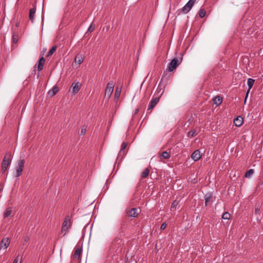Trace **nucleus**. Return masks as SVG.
<instances>
[{"instance_id": "obj_12", "label": "nucleus", "mask_w": 263, "mask_h": 263, "mask_svg": "<svg viewBox=\"0 0 263 263\" xmlns=\"http://www.w3.org/2000/svg\"><path fill=\"white\" fill-rule=\"evenodd\" d=\"M80 89V85L79 82L72 83L70 89L73 93H77Z\"/></svg>"}, {"instance_id": "obj_14", "label": "nucleus", "mask_w": 263, "mask_h": 263, "mask_svg": "<svg viewBox=\"0 0 263 263\" xmlns=\"http://www.w3.org/2000/svg\"><path fill=\"white\" fill-rule=\"evenodd\" d=\"M254 80L252 79H251V78H249L248 79V81H247V84H248V87H249V89L248 90V92L247 93V95H246V98H245V102H246V98L248 95V93L250 91V90L252 88L253 84H254Z\"/></svg>"}, {"instance_id": "obj_32", "label": "nucleus", "mask_w": 263, "mask_h": 263, "mask_svg": "<svg viewBox=\"0 0 263 263\" xmlns=\"http://www.w3.org/2000/svg\"><path fill=\"white\" fill-rule=\"evenodd\" d=\"M196 135L195 130H191L188 133V136L189 137H193Z\"/></svg>"}, {"instance_id": "obj_29", "label": "nucleus", "mask_w": 263, "mask_h": 263, "mask_svg": "<svg viewBox=\"0 0 263 263\" xmlns=\"http://www.w3.org/2000/svg\"><path fill=\"white\" fill-rule=\"evenodd\" d=\"M12 40L14 43H17L18 41V35L14 33L12 36Z\"/></svg>"}, {"instance_id": "obj_37", "label": "nucleus", "mask_w": 263, "mask_h": 263, "mask_svg": "<svg viewBox=\"0 0 263 263\" xmlns=\"http://www.w3.org/2000/svg\"><path fill=\"white\" fill-rule=\"evenodd\" d=\"M166 227V224L165 223H163L160 227L161 230H164Z\"/></svg>"}, {"instance_id": "obj_28", "label": "nucleus", "mask_w": 263, "mask_h": 263, "mask_svg": "<svg viewBox=\"0 0 263 263\" xmlns=\"http://www.w3.org/2000/svg\"><path fill=\"white\" fill-rule=\"evenodd\" d=\"M205 13L206 12L204 10L200 9L199 11V15L201 18H203L205 16Z\"/></svg>"}, {"instance_id": "obj_17", "label": "nucleus", "mask_w": 263, "mask_h": 263, "mask_svg": "<svg viewBox=\"0 0 263 263\" xmlns=\"http://www.w3.org/2000/svg\"><path fill=\"white\" fill-rule=\"evenodd\" d=\"M213 101L214 104L219 105L222 103V98H221L219 96L216 97L214 98H213Z\"/></svg>"}, {"instance_id": "obj_31", "label": "nucleus", "mask_w": 263, "mask_h": 263, "mask_svg": "<svg viewBox=\"0 0 263 263\" xmlns=\"http://www.w3.org/2000/svg\"><path fill=\"white\" fill-rule=\"evenodd\" d=\"M22 257L19 259V256L18 255L15 258L12 263H22Z\"/></svg>"}, {"instance_id": "obj_38", "label": "nucleus", "mask_w": 263, "mask_h": 263, "mask_svg": "<svg viewBox=\"0 0 263 263\" xmlns=\"http://www.w3.org/2000/svg\"><path fill=\"white\" fill-rule=\"evenodd\" d=\"M8 168L7 167L2 166V171L4 173L5 172Z\"/></svg>"}, {"instance_id": "obj_24", "label": "nucleus", "mask_w": 263, "mask_h": 263, "mask_svg": "<svg viewBox=\"0 0 263 263\" xmlns=\"http://www.w3.org/2000/svg\"><path fill=\"white\" fill-rule=\"evenodd\" d=\"M254 173V170L253 169H250L245 174V177L246 178H250Z\"/></svg>"}, {"instance_id": "obj_30", "label": "nucleus", "mask_w": 263, "mask_h": 263, "mask_svg": "<svg viewBox=\"0 0 263 263\" xmlns=\"http://www.w3.org/2000/svg\"><path fill=\"white\" fill-rule=\"evenodd\" d=\"M121 93V89H119L118 88H117L115 91V97L116 98H118L120 95Z\"/></svg>"}, {"instance_id": "obj_33", "label": "nucleus", "mask_w": 263, "mask_h": 263, "mask_svg": "<svg viewBox=\"0 0 263 263\" xmlns=\"http://www.w3.org/2000/svg\"><path fill=\"white\" fill-rule=\"evenodd\" d=\"M86 128L85 126H83L81 130V135H84L86 133Z\"/></svg>"}, {"instance_id": "obj_2", "label": "nucleus", "mask_w": 263, "mask_h": 263, "mask_svg": "<svg viewBox=\"0 0 263 263\" xmlns=\"http://www.w3.org/2000/svg\"><path fill=\"white\" fill-rule=\"evenodd\" d=\"M71 224L70 217L67 215L65 217L64 221L63 222L62 233L65 235L70 228Z\"/></svg>"}, {"instance_id": "obj_3", "label": "nucleus", "mask_w": 263, "mask_h": 263, "mask_svg": "<svg viewBox=\"0 0 263 263\" xmlns=\"http://www.w3.org/2000/svg\"><path fill=\"white\" fill-rule=\"evenodd\" d=\"M12 161V154L10 152H7L3 158L2 166L9 167Z\"/></svg>"}, {"instance_id": "obj_35", "label": "nucleus", "mask_w": 263, "mask_h": 263, "mask_svg": "<svg viewBox=\"0 0 263 263\" xmlns=\"http://www.w3.org/2000/svg\"><path fill=\"white\" fill-rule=\"evenodd\" d=\"M44 65L42 64V63H39L38 64V70L41 71L43 68Z\"/></svg>"}, {"instance_id": "obj_36", "label": "nucleus", "mask_w": 263, "mask_h": 263, "mask_svg": "<svg viewBox=\"0 0 263 263\" xmlns=\"http://www.w3.org/2000/svg\"><path fill=\"white\" fill-rule=\"evenodd\" d=\"M39 63H42V64H44V63H45V59L43 57H41L39 61Z\"/></svg>"}, {"instance_id": "obj_19", "label": "nucleus", "mask_w": 263, "mask_h": 263, "mask_svg": "<svg viewBox=\"0 0 263 263\" xmlns=\"http://www.w3.org/2000/svg\"><path fill=\"white\" fill-rule=\"evenodd\" d=\"M170 157H171V156H170V153H168L167 151L163 152L162 153V154L161 155V156H159L160 159H161L162 158H163L165 159H167L170 158Z\"/></svg>"}, {"instance_id": "obj_13", "label": "nucleus", "mask_w": 263, "mask_h": 263, "mask_svg": "<svg viewBox=\"0 0 263 263\" xmlns=\"http://www.w3.org/2000/svg\"><path fill=\"white\" fill-rule=\"evenodd\" d=\"M59 91V88L57 85L54 86L52 89L49 90L48 92V96L49 97L54 96Z\"/></svg>"}, {"instance_id": "obj_11", "label": "nucleus", "mask_w": 263, "mask_h": 263, "mask_svg": "<svg viewBox=\"0 0 263 263\" xmlns=\"http://www.w3.org/2000/svg\"><path fill=\"white\" fill-rule=\"evenodd\" d=\"M159 101V98L156 97L155 98H153L149 103V104L148 106V110H151L154 108L155 107V106L157 104Z\"/></svg>"}, {"instance_id": "obj_23", "label": "nucleus", "mask_w": 263, "mask_h": 263, "mask_svg": "<svg viewBox=\"0 0 263 263\" xmlns=\"http://www.w3.org/2000/svg\"><path fill=\"white\" fill-rule=\"evenodd\" d=\"M148 174H149V170L146 168L144 169V171H143V172L142 173L141 177L142 178H146L148 175Z\"/></svg>"}, {"instance_id": "obj_39", "label": "nucleus", "mask_w": 263, "mask_h": 263, "mask_svg": "<svg viewBox=\"0 0 263 263\" xmlns=\"http://www.w3.org/2000/svg\"><path fill=\"white\" fill-rule=\"evenodd\" d=\"M125 219L123 218V219L121 221V225L122 227L125 225Z\"/></svg>"}, {"instance_id": "obj_20", "label": "nucleus", "mask_w": 263, "mask_h": 263, "mask_svg": "<svg viewBox=\"0 0 263 263\" xmlns=\"http://www.w3.org/2000/svg\"><path fill=\"white\" fill-rule=\"evenodd\" d=\"M12 213L11 208H8L4 212V216L5 218L9 217Z\"/></svg>"}, {"instance_id": "obj_40", "label": "nucleus", "mask_w": 263, "mask_h": 263, "mask_svg": "<svg viewBox=\"0 0 263 263\" xmlns=\"http://www.w3.org/2000/svg\"><path fill=\"white\" fill-rule=\"evenodd\" d=\"M139 108H137L136 110H135V114H137L138 112H139Z\"/></svg>"}, {"instance_id": "obj_4", "label": "nucleus", "mask_w": 263, "mask_h": 263, "mask_svg": "<svg viewBox=\"0 0 263 263\" xmlns=\"http://www.w3.org/2000/svg\"><path fill=\"white\" fill-rule=\"evenodd\" d=\"M114 87V83L113 81H110L108 83L105 91V97L109 99L111 94L112 93Z\"/></svg>"}, {"instance_id": "obj_41", "label": "nucleus", "mask_w": 263, "mask_h": 263, "mask_svg": "<svg viewBox=\"0 0 263 263\" xmlns=\"http://www.w3.org/2000/svg\"><path fill=\"white\" fill-rule=\"evenodd\" d=\"M2 186H1L0 185V192L2 191Z\"/></svg>"}, {"instance_id": "obj_15", "label": "nucleus", "mask_w": 263, "mask_h": 263, "mask_svg": "<svg viewBox=\"0 0 263 263\" xmlns=\"http://www.w3.org/2000/svg\"><path fill=\"white\" fill-rule=\"evenodd\" d=\"M243 123V119L241 117H237L234 120V124L236 126H240Z\"/></svg>"}, {"instance_id": "obj_5", "label": "nucleus", "mask_w": 263, "mask_h": 263, "mask_svg": "<svg viewBox=\"0 0 263 263\" xmlns=\"http://www.w3.org/2000/svg\"><path fill=\"white\" fill-rule=\"evenodd\" d=\"M25 160L24 159L20 160L17 162V166L15 167L16 177H20L22 173L24 166Z\"/></svg>"}, {"instance_id": "obj_8", "label": "nucleus", "mask_w": 263, "mask_h": 263, "mask_svg": "<svg viewBox=\"0 0 263 263\" xmlns=\"http://www.w3.org/2000/svg\"><path fill=\"white\" fill-rule=\"evenodd\" d=\"M126 214L132 217H136L138 215V210L136 208H132L131 209L126 210Z\"/></svg>"}, {"instance_id": "obj_27", "label": "nucleus", "mask_w": 263, "mask_h": 263, "mask_svg": "<svg viewBox=\"0 0 263 263\" xmlns=\"http://www.w3.org/2000/svg\"><path fill=\"white\" fill-rule=\"evenodd\" d=\"M230 217H231V215L230 214V213L227 212L223 214L222 218L223 219L228 220L230 218Z\"/></svg>"}, {"instance_id": "obj_7", "label": "nucleus", "mask_w": 263, "mask_h": 263, "mask_svg": "<svg viewBox=\"0 0 263 263\" xmlns=\"http://www.w3.org/2000/svg\"><path fill=\"white\" fill-rule=\"evenodd\" d=\"M10 240L9 238L6 237L4 238L2 241L1 243L0 244V249L1 250H6V249L8 247L9 244H10Z\"/></svg>"}, {"instance_id": "obj_16", "label": "nucleus", "mask_w": 263, "mask_h": 263, "mask_svg": "<svg viewBox=\"0 0 263 263\" xmlns=\"http://www.w3.org/2000/svg\"><path fill=\"white\" fill-rule=\"evenodd\" d=\"M127 146V143L123 142L122 144H121V149H120V151L119 153V154H118V156H122L124 155V149L126 148Z\"/></svg>"}, {"instance_id": "obj_26", "label": "nucleus", "mask_w": 263, "mask_h": 263, "mask_svg": "<svg viewBox=\"0 0 263 263\" xmlns=\"http://www.w3.org/2000/svg\"><path fill=\"white\" fill-rule=\"evenodd\" d=\"M178 202L176 200H175L173 201V202L172 203L171 207V210L172 211H174L176 210V207L178 205Z\"/></svg>"}, {"instance_id": "obj_6", "label": "nucleus", "mask_w": 263, "mask_h": 263, "mask_svg": "<svg viewBox=\"0 0 263 263\" xmlns=\"http://www.w3.org/2000/svg\"><path fill=\"white\" fill-rule=\"evenodd\" d=\"M196 0H189L185 5L182 8V12L184 14L187 13L192 8Z\"/></svg>"}, {"instance_id": "obj_18", "label": "nucleus", "mask_w": 263, "mask_h": 263, "mask_svg": "<svg viewBox=\"0 0 263 263\" xmlns=\"http://www.w3.org/2000/svg\"><path fill=\"white\" fill-rule=\"evenodd\" d=\"M35 11H36V9H35V7L33 8H32V9H31L30 10V11H29V18H30V20L32 22L33 21V19H34V17Z\"/></svg>"}, {"instance_id": "obj_9", "label": "nucleus", "mask_w": 263, "mask_h": 263, "mask_svg": "<svg viewBox=\"0 0 263 263\" xmlns=\"http://www.w3.org/2000/svg\"><path fill=\"white\" fill-rule=\"evenodd\" d=\"M82 252V248L81 247H78L72 256V259L74 260H79L81 257Z\"/></svg>"}, {"instance_id": "obj_21", "label": "nucleus", "mask_w": 263, "mask_h": 263, "mask_svg": "<svg viewBox=\"0 0 263 263\" xmlns=\"http://www.w3.org/2000/svg\"><path fill=\"white\" fill-rule=\"evenodd\" d=\"M83 60L84 58L82 55H77L74 59L76 63H77L78 64L82 63Z\"/></svg>"}, {"instance_id": "obj_25", "label": "nucleus", "mask_w": 263, "mask_h": 263, "mask_svg": "<svg viewBox=\"0 0 263 263\" xmlns=\"http://www.w3.org/2000/svg\"><path fill=\"white\" fill-rule=\"evenodd\" d=\"M57 46H53L52 47V48L50 49V50L48 51L47 53V56L49 57L52 55V54L54 53V52L56 50Z\"/></svg>"}, {"instance_id": "obj_10", "label": "nucleus", "mask_w": 263, "mask_h": 263, "mask_svg": "<svg viewBox=\"0 0 263 263\" xmlns=\"http://www.w3.org/2000/svg\"><path fill=\"white\" fill-rule=\"evenodd\" d=\"M201 157V154L199 150L197 149L191 155V158L195 161H197L199 160Z\"/></svg>"}, {"instance_id": "obj_1", "label": "nucleus", "mask_w": 263, "mask_h": 263, "mask_svg": "<svg viewBox=\"0 0 263 263\" xmlns=\"http://www.w3.org/2000/svg\"><path fill=\"white\" fill-rule=\"evenodd\" d=\"M181 58L179 59L177 58H174L172 60V61L168 64V65L167 68L168 71L170 72L173 71L181 63Z\"/></svg>"}, {"instance_id": "obj_34", "label": "nucleus", "mask_w": 263, "mask_h": 263, "mask_svg": "<svg viewBox=\"0 0 263 263\" xmlns=\"http://www.w3.org/2000/svg\"><path fill=\"white\" fill-rule=\"evenodd\" d=\"M94 28H95V27L93 26L92 24H91L90 25L89 27L88 28V29L87 30V31L89 32H92L93 31Z\"/></svg>"}, {"instance_id": "obj_22", "label": "nucleus", "mask_w": 263, "mask_h": 263, "mask_svg": "<svg viewBox=\"0 0 263 263\" xmlns=\"http://www.w3.org/2000/svg\"><path fill=\"white\" fill-rule=\"evenodd\" d=\"M211 195L210 194H206L204 196L205 204L207 205L210 201L211 198Z\"/></svg>"}]
</instances>
